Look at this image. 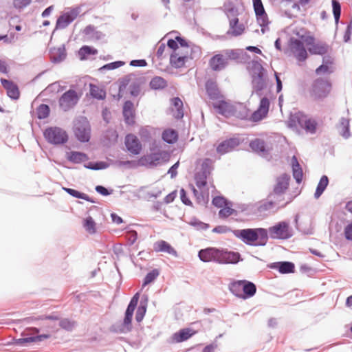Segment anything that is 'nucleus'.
Masks as SVG:
<instances>
[{
  "label": "nucleus",
  "instance_id": "obj_9",
  "mask_svg": "<svg viewBox=\"0 0 352 352\" xmlns=\"http://www.w3.org/2000/svg\"><path fill=\"white\" fill-rule=\"evenodd\" d=\"M79 98L80 96L77 92L70 89L60 97L58 100L59 107L63 111H67L77 104Z\"/></svg>",
  "mask_w": 352,
  "mask_h": 352
},
{
  "label": "nucleus",
  "instance_id": "obj_39",
  "mask_svg": "<svg viewBox=\"0 0 352 352\" xmlns=\"http://www.w3.org/2000/svg\"><path fill=\"white\" fill-rule=\"evenodd\" d=\"M235 210H236V215L238 212L250 215L256 210V206L253 204H235Z\"/></svg>",
  "mask_w": 352,
  "mask_h": 352
},
{
  "label": "nucleus",
  "instance_id": "obj_53",
  "mask_svg": "<svg viewBox=\"0 0 352 352\" xmlns=\"http://www.w3.org/2000/svg\"><path fill=\"white\" fill-rule=\"evenodd\" d=\"M83 226L86 231L91 234H95L96 232V222L91 217H88L85 219Z\"/></svg>",
  "mask_w": 352,
  "mask_h": 352
},
{
  "label": "nucleus",
  "instance_id": "obj_6",
  "mask_svg": "<svg viewBox=\"0 0 352 352\" xmlns=\"http://www.w3.org/2000/svg\"><path fill=\"white\" fill-rule=\"evenodd\" d=\"M46 141L53 145H63L68 141L67 132L60 127L50 126L43 131Z\"/></svg>",
  "mask_w": 352,
  "mask_h": 352
},
{
  "label": "nucleus",
  "instance_id": "obj_47",
  "mask_svg": "<svg viewBox=\"0 0 352 352\" xmlns=\"http://www.w3.org/2000/svg\"><path fill=\"white\" fill-rule=\"evenodd\" d=\"M276 210V207L274 206L272 201L270 200V198L267 197L266 201H261L256 210H257L259 212H263L265 211Z\"/></svg>",
  "mask_w": 352,
  "mask_h": 352
},
{
  "label": "nucleus",
  "instance_id": "obj_16",
  "mask_svg": "<svg viewBox=\"0 0 352 352\" xmlns=\"http://www.w3.org/2000/svg\"><path fill=\"white\" fill-rule=\"evenodd\" d=\"M249 146L254 152L259 153L263 157H267L270 154V148L262 139L256 138L250 141Z\"/></svg>",
  "mask_w": 352,
  "mask_h": 352
},
{
  "label": "nucleus",
  "instance_id": "obj_25",
  "mask_svg": "<svg viewBox=\"0 0 352 352\" xmlns=\"http://www.w3.org/2000/svg\"><path fill=\"white\" fill-rule=\"evenodd\" d=\"M148 302V296L145 294L142 295L135 313V320L137 322H140L142 321L146 312Z\"/></svg>",
  "mask_w": 352,
  "mask_h": 352
},
{
  "label": "nucleus",
  "instance_id": "obj_42",
  "mask_svg": "<svg viewBox=\"0 0 352 352\" xmlns=\"http://www.w3.org/2000/svg\"><path fill=\"white\" fill-rule=\"evenodd\" d=\"M149 85L153 90L163 89L167 87V82L162 77L155 76L150 81Z\"/></svg>",
  "mask_w": 352,
  "mask_h": 352
},
{
  "label": "nucleus",
  "instance_id": "obj_60",
  "mask_svg": "<svg viewBox=\"0 0 352 352\" xmlns=\"http://www.w3.org/2000/svg\"><path fill=\"white\" fill-rule=\"evenodd\" d=\"M124 62L122 60H116L107 64L104 65L101 67L99 70H113L119 68L124 65Z\"/></svg>",
  "mask_w": 352,
  "mask_h": 352
},
{
  "label": "nucleus",
  "instance_id": "obj_13",
  "mask_svg": "<svg viewBox=\"0 0 352 352\" xmlns=\"http://www.w3.org/2000/svg\"><path fill=\"white\" fill-rule=\"evenodd\" d=\"M240 144L239 138H230L222 141L217 147V152L221 155L232 151Z\"/></svg>",
  "mask_w": 352,
  "mask_h": 352
},
{
  "label": "nucleus",
  "instance_id": "obj_15",
  "mask_svg": "<svg viewBox=\"0 0 352 352\" xmlns=\"http://www.w3.org/2000/svg\"><path fill=\"white\" fill-rule=\"evenodd\" d=\"M0 82L6 90L7 96L13 100H16L20 97V91L18 85L14 82L5 78H1Z\"/></svg>",
  "mask_w": 352,
  "mask_h": 352
},
{
  "label": "nucleus",
  "instance_id": "obj_22",
  "mask_svg": "<svg viewBox=\"0 0 352 352\" xmlns=\"http://www.w3.org/2000/svg\"><path fill=\"white\" fill-rule=\"evenodd\" d=\"M206 91L210 100H218L221 97L217 82L212 80H208L206 82Z\"/></svg>",
  "mask_w": 352,
  "mask_h": 352
},
{
  "label": "nucleus",
  "instance_id": "obj_37",
  "mask_svg": "<svg viewBox=\"0 0 352 352\" xmlns=\"http://www.w3.org/2000/svg\"><path fill=\"white\" fill-rule=\"evenodd\" d=\"M171 104L176 108V113H173V117L177 120H180L184 117V104L182 100L179 97H175L171 99Z\"/></svg>",
  "mask_w": 352,
  "mask_h": 352
},
{
  "label": "nucleus",
  "instance_id": "obj_41",
  "mask_svg": "<svg viewBox=\"0 0 352 352\" xmlns=\"http://www.w3.org/2000/svg\"><path fill=\"white\" fill-rule=\"evenodd\" d=\"M329 184V178L327 175H322L317 185L314 197L318 199L324 192Z\"/></svg>",
  "mask_w": 352,
  "mask_h": 352
},
{
  "label": "nucleus",
  "instance_id": "obj_34",
  "mask_svg": "<svg viewBox=\"0 0 352 352\" xmlns=\"http://www.w3.org/2000/svg\"><path fill=\"white\" fill-rule=\"evenodd\" d=\"M213 107L217 111V112L226 117H228L230 115V111L232 108V104L227 102L226 101L221 100L218 102L213 104Z\"/></svg>",
  "mask_w": 352,
  "mask_h": 352
},
{
  "label": "nucleus",
  "instance_id": "obj_64",
  "mask_svg": "<svg viewBox=\"0 0 352 352\" xmlns=\"http://www.w3.org/2000/svg\"><path fill=\"white\" fill-rule=\"evenodd\" d=\"M317 122L314 120H311L308 118L307 122L303 126V129H305L307 132L311 133H315L316 131Z\"/></svg>",
  "mask_w": 352,
  "mask_h": 352
},
{
  "label": "nucleus",
  "instance_id": "obj_61",
  "mask_svg": "<svg viewBox=\"0 0 352 352\" xmlns=\"http://www.w3.org/2000/svg\"><path fill=\"white\" fill-rule=\"evenodd\" d=\"M323 62H325V64H324V63L322 64L316 69V74L317 75L331 72L330 68H329L328 64H331L332 61L330 60L329 59L325 60V57H324Z\"/></svg>",
  "mask_w": 352,
  "mask_h": 352
},
{
  "label": "nucleus",
  "instance_id": "obj_43",
  "mask_svg": "<svg viewBox=\"0 0 352 352\" xmlns=\"http://www.w3.org/2000/svg\"><path fill=\"white\" fill-rule=\"evenodd\" d=\"M138 300H139V293H136L131 298V299L126 307V309L124 313V314L126 316H128L133 318V315L134 311L138 305Z\"/></svg>",
  "mask_w": 352,
  "mask_h": 352
},
{
  "label": "nucleus",
  "instance_id": "obj_45",
  "mask_svg": "<svg viewBox=\"0 0 352 352\" xmlns=\"http://www.w3.org/2000/svg\"><path fill=\"white\" fill-rule=\"evenodd\" d=\"M84 167L94 170H104L109 167V164L103 161L89 162L84 164Z\"/></svg>",
  "mask_w": 352,
  "mask_h": 352
},
{
  "label": "nucleus",
  "instance_id": "obj_50",
  "mask_svg": "<svg viewBox=\"0 0 352 352\" xmlns=\"http://www.w3.org/2000/svg\"><path fill=\"white\" fill-rule=\"evenodd\" d=\"M50 113V107L45 104H40L36 109L37 118L43 120L47 118Z\"/></svg>",
  "mask_w": 352,
  "mask_h": 352
},
{
  "label": "nucleus",
  "instance_id": "obj_24",
  "mask_svg": "<svg viewBox=\"0 0 352 352\" xmlns=\"http://www.w3.org/2000/svg\"><path fill=\"white\" fill-rule=\"evenodd\" d=\"M249 116L248 109L241 103L232 104L230 116L236 117L240 120H246Z\"/></svg>",
  "mask_w": 352,
  "mask_h": 352
},
{
  "label": "nucleus",
  "instance_id": "obj_27",
  "mask_svg": "<svg viewBox=\"0 0 352 352\" xmlns=\"http://www.w3.org/2000/svg\"><path fill=\"white\" fill-rule=\"evenodd\" d=\"M284 192H280L278 194H275L274 191H272L269 195L268 197L270 200L272 201L274 206L276 207V210L279 208H282L285 207L289 202H291V199L284 202Z\"/></svg>",
  "mask_w": 352,
  "mask_h": 352
},
{
  "label": "nucleus",
  "instance_id": "obj_44",
  "mask_svg": "<svg viewBox=\"0 0 352 352\" xmlns=\"http://www.w3.org/2000/svg\"><path fill=\"white\" fill-rule=\"evenodd\" d=\"M98 53V50L93 47L83 45L78 50V55L80 60L87 59L89 55H95Z\"/></svg>",
  "mask_w": 352,
  "mask_h": 352
},
{
  "label": "nucleus",
  "instance_id": "obj_33",
  "mask_svg": "<svg viewBox=\"0 0 352 352\" xmlns=\"http://www.w3.org/2000/svg\"><path fill=\"white\" fill-rule=\"evenodd\" d=\"M329 45L324 42L315 43L312 46L308 47V51L311 54L315 55H324L329 50Z\"/></svg>",
  "mask_w": 352,
  "mask_h": 352
},
{
  "label": "nucleus",
  "instance_id": "obj_49",
  "mask_svg": "<svg viewBox=\"0 0 352 352\" xmlns=\"http://www.w3.org/2000/svg\"><path fill=\"white\" fill-rule=\"evenodd\" d=\"M188 224L192 227H194L197 230H207L210 226L208 223H204L200 221L197 217H192L188 222Z\"/></svg>",
  "mask_w": 352,
  "mask_h": 352
},
{
  "label": "nucleus",
  "instance_id": "obj_23",
  "mask_svg": "<svg viewBox=\"0 0 352 352\" xmlns=\"http://www.w3.org/2000/svg\"><path fill=\"white\" fill-rule=\"evenodd\" d=\"M241 291V299L246 300L255 295L256 286L254 283L244 280V283L242 284Z\"/></svg>",
  "mask_w": 352,
  "mask_h": 352
},
{
  "label": "nucleus",
  "instance_id": "obj_56",
  "mask_svg": "<svg viewBox=\"0 0 352 352\" xmlns=\"http://www.w3.org/2000/svg\"><path fill=\"white\" fill-rule=\"evenodd\" d=\"M160 274V271L157 269H153L148 272L143 280V286H146L154 280H155Z\"/></svg>",
  "mask_w": 352,
  "mask_h": 352
},
{
  "label": "nucleus",
  "instance_id": "obj_28",
  "mask_svg": "<svg viewBox=\"0 0 352 352\" xmlns=\"http://www.w3.org/2000/svg\"><path fill=\"white\" fill-rule=\"evenodd\" d=\"M153 249L157 252H166L173 256H177V251L166 241L161 240L153 244Z\"/></svg>",
  "mask_w": 352,
  "mask_h": 352
},
{
  "label": "nucleus",
  "instance_id": "obj_58",
  "mask_svg": "<svg viewBox=\"0 0 352 352\" xmlns=\"http://www.w3.org/2000/svg\"><path fill=\"white\" fill-rule=\"evenodd\" d=\"M75 325H76V322L73 320L68 319V318L61 319V320H60V322H59V326L62 329H63L67 331H72V329H74Z\"/></svg>",
  "mask_w": 352,
  "mask_h": 352
},
{
  "label": "nucleus",
  "instance_id": "obj_18",
  "mask_svg": "<svg viewBox=\"0 0 352 352\" xmlns=\"http://www.w3.org/2000/svg\"><path fill=\"white\" fill-rule=\"evenodd\" d=\"M270 269L277 270L280 274H290L295 271V265L290 261L274 262L267 265Z\"/></svg>",
  "mask_w": 352,
  "mask_h": 352
},
{
  "label": "nucleus",
  "instance_id": "obj_54",
  "mask_svg": "<svg viewBox=\"0 0 352 352\" xmlns=\"http://www.w3.org/2000/svg\"><path fill=\"white\" fill-rule=\"evenodd\" d=\"M118 137L117 131L113 129L107 130L103 135L104 141H107L108 144L116 142Z\"/></svg>",
  "mask_w": 352,
  "mask_h": 352
},
{
  "label": "nucleus",
  "instance_id": "obj_35",
  "mask_svg": "<svg viewBox=\"0 0 352 352\" xmlns=\"http://www.w3.org/2000/svg\"><path fill=\"white\" fill-rule=\"evenodd\" d=\"M178 133L173 129H165L162 135L163 141L170 144L175 143L178 140Z\"/></svg>",
  "mask_w": 352,
  "mask_h": 352
},
{
  "label": "nucleus",
  "instance_id": "obj_36",
  "mask_svg": "<svg viewBox=\"0 0 352 352\" xmlns=\"http://www.w3.org/2000/svg\"><path fill=\"white\" fill-rule=\"evenodd\" d=\"M187 59V56H178L175 52H173L170 56V63L173 67L179 69L184 66Z\"/></svg>",
  "mask_w": 352,
  "mask_h": 352
},
{
  "label": "nucleus",
  "instance_id": "obj_31",
  "mask_svg": "<svg viewBox=\"0 0 352 352\" xmlns=\"http://www.w3.org/2000/svg\"><path fill=\"white\" fill-rule=\"evenodd\" d=\"M256 21L259 26L261 28V31L262 34H265L269 31L268 25L270 21L265 10L258 11L255 12Z\"/></svg>",
  "mask_w": 352,
  "mask_h": 352
},
{
  "label": "nucleus",
  "instance_id": "obj_5",
  "mask_svg": "<svg viewBox=\"0 0 352 352\" xmlns=\"http://www.w3.org/2000/svg\"><path fill=\"white\" fill-rule=\"evenodd\" d=\"M226 10L228 17L230 14L234 16L232 19L230 20V30L227 32V34L234 36L241 35L245 30V27L243 24H239L237 8L232 2L230 1L226 6Z\"/></svg>",
  "mask_w": 352,
  "mask_h": 352
},
{
  "label": "nucleus",
  "instance_id": "obj_26",
  "mask_svg": "<svg viewBox=\"0 0 352 352\" xmlns=\"http://www.w3.org/2000/svg\"><path fill=\"white\" fill-rule=\"evenodd\" d=\"M308 120L307 116L301 111L292 114L289 118V126L292 127H296L297 126L303 128L305 123Z\"/></svg>",
  "mask_w": 352,
  "mask_h": 352
},
{
  "label": "nucleus",
  "instance_id": "obj_20",
  "mask_svg": "<svg viewBox=\"0 0 352 352\" xmlns=\"http://www.w3.org/2000/svg\"><path fill=\"white\" fill-rule=\"evenodd\" d=\"M67 53L65 45H62L59 47H52L50 49V61L54 64L60 63L65 60Z\"/></svg>",
  "mask_w": 352,
  "mask_h": 352
},
{
  "label": "nucleus",
  "instance_id": "obj_12",
  "mask_svg": "<svg viewBox=\"0 0 352 352\" xmlns=\"http://www.w3.org/2000/svg\"><path fill=\"white\" fill-rule=\"evenodd\" d=\"M270 106V100L266 96L261 98L258 107L252 113L250 120L256 122L265 118L269 112Z\"/></svg>",
  "mask_w": 352,
  "mask_h": 352
},
{
  "label": "nucleus",
  "instance_id": "obj_8",
  "mask_svg": "<svg viewBox=\"0 0 352 352\" xmlns=\"http://www.w3.org/2000/svg\"><path fill=\"white\" fill-rule=\"evenodd\" d=\"M268 236L272 239L287 240L293 236L292 230L286 221H280L267 230Z\"/></svg>",
  "mask_w": 352,
  "mask_h": 352
},
{
  "label": "nucleus",
  "instance_id": "obj_38",
  "mask_svg": "<svg viewBox=\"0 0 352 352\" xmlns=\"http://www.w3.org/2000/svg\"><path fill=\"white\" fill-rule=\"evenodd\" d=\"M244 280H232L228 285V289L234 296L241 298V287Z\"/></svg>",
  "mask_w": 352,
  "mask_h": 352
},
{
  "label": "nucleus",
  "instance_id": "obj_7",
  "mask_svg": "<svg viewBox=\"0 0 352 352\" xmlns=\"http://www.w3.org/2000/svg\"><path fill=\"white\" fill-rule=\"evenodd\" d=\"M74 133L76 138L82 143H86L90 140L91 126L86 117L80 116L74 122Z\"/></svg>",
  "mask_w": 352,
  "mask_h": 352
},
{
  "label": "nucleus",
  "instance_id": "obj_51",
  "mask_svg": "<svg viewBox=\"0 0 352 352\" xmlns=\"http://www.w3.org/2000/svg\"><path fill=\"white\" fill-rule=\"evenodd\" d=\"M232 205L227 204L219 211V216L221 218H227L230 215H236V210L231 208Z\"/></svg>",
  "mask_w": 352,
  "mask_h": 352
},
{
  "label": "nucleus",
  "instance_id": "obj_57",
  "mask_svg": "<svg viewBox=\"0 0 352 352\" xmlns=\"http://www.w3.org/2000/svg\"><path fill=\"white\" fill-rule=\"evenodd\" d=\"M213 161L210 158H206L204 160L201 167V173H205L207 175H209L212 170H213Z\"/></svg>",
  "mask_w": 352,
  "mask_h": 352
},
{
  "label": "nucleus",
  "instance_id": "obj_10",
  "mask_svg": "<svg viewBox=\"0 0 352 352\" xmlns=\"http://www.w3.org/2000/svg\"><path fill=\"white\" fill-rule=\"evenodd\" d=\"M80 11L79 7L72 8L69 12L60 15L56 23V29H65L78 16Z\"/></svg>",
  "mask_w": 352,
  "mask_h": 352
},
{
  "label": "nucleus",
  "instance_id": "obj_29",
  "mask_svg": "<svg viewBox=\"0 0 352 352\" xmlns=\"http://www.w3.org/2000/svg\"><path fill=\"white\" fill-rule=\"evenodd\" d=\"M196 333L197 331H195L192 329L184 328L175 333L173 336V338L176 342H182L189 339Z\"/></svg>",
  "mask_w": 352,
  "mask_h": 352
},
{
  "label": "nucleus",
  "instance_id": "obj_62",
  "mask_svg": "<svg viewBox=\"0 0 352 352\" xmlns=\"http://www.w3.org/2000/svg\"><path fill=\"white\" fill-rule=\"evenodd\" d=\"M109 330L111 332L116 333H129L131 331H128V328L124 326V324H112Z\"/></svg>",
  "mask_w": 352,
  "mask_h": 352
},
{
  "label": "nucleus",
  "instance_id": "obj_11",
  "mask_svg": "<svg viewBox=\"0 0 352 352\" xmlns=\"http://www.w3.org/2000/svg\"><path fill=\"white\" fill-rule=\"evenodd\" d=\"M289 42L291 50L294 53L296 59L298 61H305L307 58V52L302 41L291 37Z\"/></svg>",
  "mask_w": 352,
  "mask_h": 352
},
{
  "label": "nucleus",
  "instance_id": "obj_3",
  "mask_svg": "<svg viewBox=\"0 0 352 352\" xmlns=\"http://www.w3.org/2000/svg\"><path fill=\"white\" fill-rule=\"evenodd\" d=\"M262 60L256 57L249 63V69L252 78V94H255L261 97L263 91L267 87V72L261 65Z\"/></svg>",
  "mask_w": 352,
  "mask_h": 352
},
{
  "label": "nucleus",
  "instance_id": "obj_17",
  "mask_svg": "<svg viewBox=\"0 0 352 352\" xmlns=\"http://www.w3.org/2000/svg\"><path fill=\"white\" fill-rule=\"evenodd\" d=\"M290 175L287 173H283L279 177L276 178V184L273 188V190L275 194H278L280 192H284L287 191L289 188V181H290Z\"/></svg>",
  "mask_w": 352,
  "mask_h": 352
},
{
  "label": "nucleus",
  "instance_id": "obj_32",
  "mask_svg": "<svg viewBox=\"0 0 352 352\" xmlns=\"http://www.w3.org/2000/svg\"><path fill=\"white\" fill-rule=\"evenodd\" d=\"M50 337V334H41L34 336H28L16 339L15 340L14 343L17 345L24 346L31 342H41L45 339L49 338Z\"/></svg>",
  "mask_w": 352,
  "mask_h": 352
},
{
  "label": "nucleus",
  "instance_id": "obj_59",
  "mask_svg": "<svg viewBox=\"0 0 352 352\" xmlns=\"http://www.w3.org/2000/svg\"><path fill=\"white\" fill-rule=\"evenodd\" d=\"M212 204L218 208H221L224 206H226L227 204H230V205H232V202L228 201L223 196H216L212 199Z\"/></svg>",
  "mask_w": 352,
  "mask_h": 352
},
{
  "label": "nucleus",
  "instance_id": "obj_46",
  "mask_svg": "<svg viewBox=\"0 0 352 352\" xmlns=\"http://www.w3.org/2000/svg\"><path fill=\"white\" fill-rule=\"evenodd\" d=\"M340 124L342 127L340 135L345 139H348L351 136L349 120L342 117L340 120Z\"/></svg>",
  "mask_w": 352,
  "mask_h": 352
},
{
  "label": "nucleus",
  "instance_id": "obj_63",
  "mask_svg": "<svg viewBox=\"0 0 352 352\" xmlns=\"http://www.w3.org/2000/svg\"><path fill=\"white\" fill-rule=\"evenodd\" d=\"M125 123L127 125L132 126L135 124V113L134 111H122Z\"/></svg>",
  "mask_w": 352,
  "mask_h": 352
},
{
  "label": "nucleus",
  "instance_id": "obj_55",
  "mask_svg": "<svg viewBox=\"0 0 352 352\" xmlns=\"http://www.w3.org/2000/svg\"><path fill=\"white\" fill-rule=\"evenodd\" d=\"M207 175L201 172H197L195 175V180L196 186L201 188L206 186L207 184Z\"/></svg>",
  "mask_w": 352,
  "mask_h": 352
},
{
  "label": "nucleus",
  "instance_id": "obj_40",
  "mask_svg": "<svg viewBox=\"0 0 352 352\" xmlns=\"http://www.w3.org/2000/svg\"><path fill=\"white\" fill-rule=\"evenodd\" d=\"M89 93L93 98L100 100L105 98L106 91L104 89H100L98 86L92 83L89 84Z\"/></svg>",
  "mask_w": 352,
  "mask_h": 352
},
{
  "label": "nucleus",
  "instance_id": "obj_52",
  "mask_svg": "<svg viewBox=\"0 0 352 352\" xmlns=\"http://www.w3.org/2000/svg\"><path fill=\"white\" fill-rule=\"evenodd\" d=\"M191 190L194 196L196 197L197 204L206 205L208 203V195H204V193L199 192L193 186H191Z\"/></svg>",
  "mask_w": 352,
  "mask_h": 352
},
{
  "label": "nucleus",
  "instance_id": "obj_21",
  "mask_svg": "<svg viewBox=\"0 0 352 352\" xmlns=\"http://www.w3.org/2000/svg\"><path fill=\"white\" fill-rule=\"evenodd\" d=\"M209 65L213 71H221L227 66L228 58L222 54H218L210 59Z\"/></svg>",
  "mask_w": 352,
  "mask_h": 352
},
{
  "label": "nucleus",
  "instance_id": "obj_2",
  "mask_svg": "<svg viewBox=\"0 0 352 352\" xmlns=\"http://www.w3.org/2000/svg\"><path fill=\"white\" fill-rule=\"evenodd\" d=\"M234 236L250 246H265L268 241V231L263 228H245L232 231Z\"/></svg>",
  "mask_w": 352,
  "mask_h": 352
},
{
  "label": "nucleus",
  "instance_id": "obj_1",
  "mask_svg": "<svg viewBox=\"0 0 352 352\" xmlns=\"http://www.w3.org/2000/svg\"><path fill=\"white\" fill-rule=\"evenodd\" d=\"M198 256L203 262H214L219 264L235 265L243 261L241 254L238 252L212 247L200 250L198 252Z\"/></svg>",
  "mask_w": 352,
  "mask_h": 352
},
{
  "label": "nucleus",
  "instance_id": "obj_4",
  "mask_svg": "<svg viewBox=\"0 0 352 352\" xmlns=\"http://www.w3.org/2000/svg\"><path fill=\"white\" fill-rule=\"evenodd\" d=\"M331 91V83L322 78L314 80L311 84L309 94L316 100H322L326 98Z\"/></svg>",
  "mask_w": 352,
  "mask_h": 352
},
{
  "label": "nucleus",
  "instance_id": "obj_30",
  "mask_svg": "<svg viewBox=\"0 0 352 352\" xmlns=\"http://www.w3.org/2000/svg\"><path fill=\"white\" fill-rule=\"evenodd\" d=\"M67 160L75 164H79L89 160L88 155L81 151H70L67 153Z\"/></svg>",
  "mask_w": 352,
  "mask_h": 352
},
{
  "label": "nucleus",
  "instance_id": "obj_19",
  "mask_svg": "<svg viewBox=\"0 0 352 352\" xmlns=\"http://www.w3.org/2000/svg\"><path fill=\"white\" fill-rule=\"evenodd\" d=\"M162 158L160 152L153 153L147 155H144L138 160V164L142 166H155L160 164Z\"/></svg>",
  "mask_w": 352,
  "mask_h": 352
},
{
  "label": "nucleus",
  "instance_id": "obj_48",
  "mask_svg": "<svg viewBox=\"0 0 352 352\" xmlns=\"http://www.w3.org/2000/svg\"><path fill=\"white\" fill-rule=\"evenodd\" d=\"M333 14L335 19V23L336 25L338 24L341 16L342 8L341 4L338 0H332L331 1Z\"/></svg>",
  "mask_w": 352,
  "mask_h": 352
},
{
  "label": "nucleus",
  "instance_id": "obj_14",
  "mask_svg": "<svg viewBox=\"0 0 352 352\" xmlns=\"http://www.w3.org/2000/svg\"><path fill=\"white\" fill-rule=\"evenodd\" d=\"M126 148L133 155L140 154L142 150V145L138 138L133 134H127L124 142Z\"/></svg>",
  "mask_w": 352,
  "mask_h": 352
}]
</instances>
